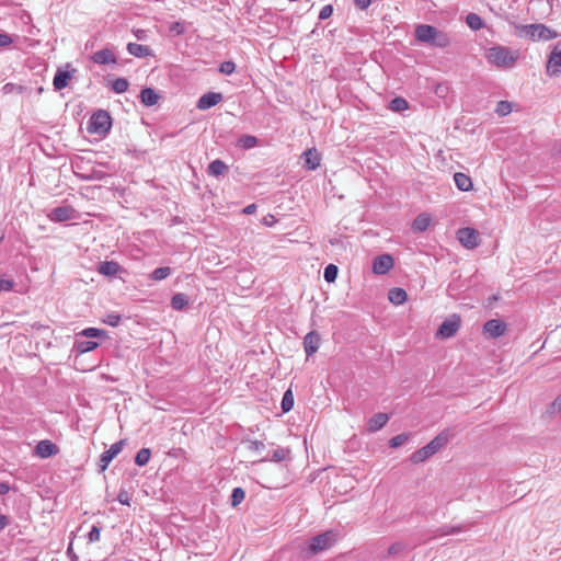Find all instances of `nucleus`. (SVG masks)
<instances>
[{
  "mask_svg": "<svg viewBox=\"0 0 561 561\" xmlns=\"http://www.w3.org/2000/svg\"><path fill=\"white\" fill-rule=\"evenodd\" d=\"M484 57L491 66L499 69H512L519 58V53L507 46L494 45L485 50Z\"/></svg>",
  "mask_w": 561,
  "mask_h": 561,
  "instance_id": "nucleus-1",
  "label": "nucleus"
},
{
  "mask_svg": "<svg viewBox=\"0 0 561 561\" xmlns=\"http://www.w3.org/2000/svg\"><path fill=\"white\" fill-rule=\"evenodd\" d=\"M449 440V431L446 430L440 432L427 445L414 451L410 456V461L415 465L426 461L428 458L439 451L444 446H446Z\"/></svg>",
  "mask_w": 561,
  "mask_h": 561,
  "instance_id": "nucleus-2",
  "label": "nucleus"
},
{
  "mask_svg": "<svg viewBox=\"0 0 561 561\" xmlns=\"http://www.w3.org/2000/svg\"><path fill=\"white\" fill-rule=\"evenodd\" d=\"M415 38L419 42L431 44L439 48H445L450 44V39L446 33L427 24H420L416 26Z\"/></svg>",
  "mask_w": 561,
  "mask_h": 561,
  "instance_id": "nucleus-3",
  "label": "nucleus"
},
{
  "mask_svg": "<svg viewBox=\"0 0 561 561\" xmlns=\"http://www.w3.org/2000/svg\"><path fill=\"white\" fill-rule=\"evenodd\" d=\"M516 30L519 37L528 38L533 42H547L558 37V33L545 24L518 25Z\"/></svg>",
  "mask_w": 561,
  "mask_h": 561,
  "instance_id": "nucleus-4",
  "label": "nucleus"
},
{
  "mask_svg": "<svg viewBox=\"0 0 561 561\" xmlns=\"http://www.w3.org/2000/svg\"><path fill=\"white\" fill-rule=\"evenodd\" d=\"M337 533L333 530L325 531L310 539L308 550L311 554L328 550L337 540Z\"/></svg>",
  "mask_w": 561,
  "mask_h": 561,
  "instance_id": "nucleus-5",
  "label": "nucleus"
},
{
  "mask_svg": "<svg viewBox=\"0 0 561 561\" xmlns=\"http://www.w3.org/2000/svg\"><path fill=\"white\" fill-rule=\"evenodd\" d=\"M112 122L111 116L105 111L95 112L89 122V131L98 135L106 134L111 128Z\"/></svg>",
  "mask_w": 561,
  "mask_h": 561,
  "instance_id": "nucleus-6",
  "label": "nucleus"
},
{
  "mask_svg": "<svg viewBox=\"0 0 561 561\" xmlns=\"http://www.w3.org/2000/svg\"><path fill=\"white\" fill-rule=\"evenodd\" d=\"M546 72L549 77H557L561 73V41L551 46L546 64Z\"/></svg>",
  "mask_w": 561,
  "mask_h": 561,
  "instance_id": "nucleus-7",
  "label": "nucleus"
},
{
  "mask_svg": "<svg viewBox=\"0 0 561 561\" xmlns=\"http://www.w3.org/2000/svg\"><path fill=\"white\" fill-rule=\"evenodd\" d=\"M461 324V319L457 314H451L447 319L443 321V323L439 325L436 337L437 339H449L454 336L457 331L459 330Z\"/></svg>",
  "mask_w": 561,
  "mask_h": 561,
  "instance_id": "nucleus-8",
  "label": "nucleus"
},
{
  "mask_svg": "<svg viewBox=\"0 0 561 561\" xmlns=\"http://www.w3.org/2000/svg\"><path fill=\"white\" fill-rule=\"evenodd\" d=\"M457 239L466 249H474L479 244V233L472 228L459 229Z\"/></svg>",
  "mask_w": 561,
  "mask_h": 561,
  "instance_id": "nucleus-9",
  "label": "nucleus"
},
{
  "mask_svg": "<svg viewBox=\"0 0 561 561\" xmlns=\"http://www.w3.org/2000/svg\"><path fill=\"white\" fill-rule=\"evenodd\" d=\"M125 440L114 443L107 450H105L100 458L101 471H104L111 461L123 450Z\"/></svg>",
  "mask_w": 561,
  "mask_h": 561,
  "instance_id": "nucleus-10",
  "label": "nucleus"
},
{
  "mask_svg": "<svg viewBox=\"0 0 561 561\" xmlns=\"http://www.w3.org/2000/svg\"><path fill=\"white\" fill-rule=\"evenodd\" d=\"M393 267V259L389 254L377 256L373 262V272L377 275H383Z\"/></svg>",
  "mask_w": 561,
  "mask_h": 561,
  "instance_id": "nucleus-11",
  "label": "nucleus"
},
{
  "mask_svg": "<svg viewBox=\"0 0 561 561\" xmlns=\"http://www.w3.org/2000/svg\"><path fill=\"white\" fill-rule=\"evenodd\" d=\"M483 332L490 337H499L506 332V324L501 320L492 319L484 323Z\"/></svg>",
  "mask_w": 561,
  "mask_h": 561,
  "instance_id": "nucleus-12",
  "label": "nucleus"
},
{
  "mask_svg": "<svg viewBox=\"0 0 561 561\" xmlns=\"http://www.w3.org/2000/svg\"><path fill=\"white\" fill-rule=\"evenodd\" d=\"M48 218L56 222L68 221L75 218V210L69 206L57 207L48 214Z\"/></svg>",
  "mask_w": 561,
  "mask_h": 561,
  "instance_id": "nucleus-13",
  "label": "nucleus"
},
{
  "mask_svg": "<svg viewBox=\"0 0 561 561\" xmlns=\"http://www.w3.org/2000/svg\"><path fill=\"white\" fill-rule=\"evenodd\" d=\"M222 100V94L217 92H208L199 98L197 101V108L201 111L208 110L217 105Z\"/></svg>",
  "mask_w": 561,
  "mask_h": 561,
  "instance_id": "nucleus-14",
  "label": "nucleus"
},
{
  "mask_svg": "<svg viewBox=\"0 0 561 561\" xmlns=\"http://www.w3.org/2000/svg\"><path fill=\"white\" fill-rule=\"evenodd\" d=\"M301 159L308 170H316L320 165L321 157L314 148L307 149L302 154Z\"/></svg>",
  "mask_w": 561,
  "mask_h": 561,
  "instance_id": "nucleus-15",
  "label": "nucleus"
},
{
  "mask_svg": "<svg viewBox=\"0 0 561 561\" xmlns=\"http://www.w3.org/2000/svg\"><path fill=\"white\" fill-rule=\"evenodd\" d=\"M320 346V335L311 331L304 337V348L308 356L314 354Z\"/></svg>",
  "mask_w": 561,
  "mask_h": 561,
  "instance_id": "nucleus-16",
  "label": "nucleus"
},
{
  "mask_svg": "<svg viewBox=\"0 0 561 561\" xmlns=\"http://www.w3.org/2000/svg\"><path fill=\"white\" fill-rule=\"evenodd\" d=\"M92 59L98 65H108V64L115 65L117 62V58H116L115 54L108 48L101 49V50L94 53L92 56Z\"/></svg>",
  "mask_w": 561,
  "mask_h": 561,
  "instance_id": "nucleus-17",
  "label": "nucleus"
},
{
  "mask_svg": "<svg viewBox=\"0 0 561 561\" xmlns=\"http://www.w3.org/2000/svg\"><path fill=\"white\" fill-rule=\"evenodd\" d=\"M389 416L386 413H377L367 422V431L370 433L381 430L388 422Z\"/></svg>",
  "mask_w": 561,
  "mask_h": 561,
  "instance_id": "nucleus-18",
  "label": "nucleus"
},
{
  "mask_svg": "<svg viewBox=\"0 0 561 561\" xmlns=\"http://www.w3.org/2000/svg\"><path fill=\"white\" fill-rule=\"evenodd\" d=\"M290 453H291L290 449L287 447H277L276 449H274L272 451L271 455L266 456L261 461H275V462L287 461L290 459Z\"/></svg>",
  "mask_w": 561,
  "mask_h": 561,
  "instance_id": "nucleus-19",
  "label": "nucleus"
},
{
  "mask_svg": "<svg viewBox=\"0 0 561 561\" xmlns=\"http://www.w3.org/2000/svg\"><path fill=\"white\" fill-rule=\"evenodd\" d=\"M35 453L41 458H48L57 453V447L49 440H41L35 448Z\"/></svg>",
  "mask_w": 561,
  "mask_h": 561,
  "instance_id": "nucleus-20",
  "label": "nucleus"
},
{
  "mask_svg": "<svg viewBox=\"0 0 561 561\" xmlns=\"http://www.w3.org/2000/svg\"><path fill=\"white\" fill-rule=\"evenodd\" d=\"M432 222V217L427 213L420 214L412 224V230L415 232L425 231Z\"/></svg>",
  "mask_w": 561,
  "mask_h": 561,
  "instance_id": "nucleus-21",
  "label": "nucleus"
},
{
  "mask_svg": "<svg viewBox=\"0 0 561 561\" xmlns=\"http://www.w3.org/2000/svg\"><path fill=\"white\" fill-rule=\"evenodd\" d=\"M454 181L458 190L469 192L472 190V181L469 175L457 172L454 174Z\"/></svg>",
  "mask_w": 561,
  "mask_h": 561,
  "instance_id": "nucleus-22",
  "label": "nucleus"
},
{
  "mask_svg": "<svg viewBox=\"0 0 561 561\" xmlns=\"http://www.w3.org/2000/svg\"><path fill=\"white\" fill-rule=\"evenodd\" d=\"M71 79V73L65 70H58L54 77L53 85L55 90H61L68 85Z\"/></svg>",
  "mask_w": 561,
  "mask_h": 561,
  "instance_id": "nucleus-23",
  "label": "nucleus"
},
{
  "mask_svg": "<svg viewBox=\"0 0 561 561\" xmlns=\"http://www.w3.org/2000/svg\"><path fill=\"white\" fill-rule=\"evenodd\" d=\"M388 299L390 302L394 304V305H402L407 301L408 299V295H407V291L402 288H399V287H394V288H391L388 293Z\"/></svg>",
  "mask_w": 561,
  "mask_h": 561,
  "instance_id": "nucleus-24",
  "label": "nucleus"
},
{
  "mask_svg": "<svg viewBox=\"0 0 561 561\" xmlns=\"http://www.w3.org/2000/svg\"><path fill=\"white\" fill-rule=\"evenodd\" d=\"M118 263L114 261H105L100 263L98 272L104 276H114L119 271Z\"/></svg>",
  "mask_w": 561,
  "mask_h": 561,
  "instance_id": "nucleus-25",
  "label": "nucleus"
},
{
  "mask_svg": "<svg viewBox=\"0 0 561 561\" xmlns=\"http://www.w3.org/2000/svg\"><path fill=\"white\" fill-rule=\"evenodd\" d=\"M227 171H228V165L219 159L210 162L207 168L208 174L211 176H216V178L225 174Z\"/></svg>",
  "mask_w": 561,
  "mask_h": 561,
  "instance_id": "nucleus-26",
  "label": "nucleus"
},
{
  "mask_svg": "<svg viewBox=\"0 0 561 561\" xmlns=\"http://www.w3.org/2000/svg\"><path fill=\"white\" fill-rule=\"evenodd\" d=\"M127 50L130 55L135 57H147L151 55V50L148 46L136 43H129L127 45Z\"/></svg>",
  "mask_w": 561,
  "mask_h": 561,
  "instance_id": "nucleus-27",
  "label": "nucleus"
},
{
  "mask_svg": "<svg viewBox=\"0 0 561 561\" xmlns=\"http://www.w3.org/2000/svg\"><path fill=\"white\" fill-rule=\"evenodd\" d=\"M141 102L147 106H152L158 102V94L151 88H146L140 93Z\"/></svg>",
  "mask_w": 561,
  "mask_h": 561,
  "instance_id": "nucleus-28",
  "label": "nucleus"
},
{
  "mask_svg": "<svg viewBox=\"0 0 561 561\" xmlns=\"http://www.w3.org/2000/svg\"><path fill=\"white\" fill-rule=\"evenodd\" d=\"M188 304V298L184 294H175L171 299V307L175 310H182Z\"/></svg>",
  "mask_w": 561,
  "mask_h": 561,
  "instance_id": "nucleus-29",
  "label": "nucleus"
},
{
  "mask_svg": "<svg viewBox=\"0 0 561 561\" xmlns=\"http://www.w3.org/2000/svg\"><path fill=\"white\" fill-rule=\"evenodd\" d=\"M466 23L471 30L474 31L480 30L483 26L482 19L476 13L468 14L466 18Z\"/></svg>",
  "mask_w": 561,
  "mask_h": 561,
  "instance_id": "nucleus-30",
  "label": "nucleus"
},
{
  "mask_svg": "<svg viewBox=\"0 0 561 561\" xmlns=\"http://www.w3.org/2000/svg\"><path fill=\"white\" fill-rule=\"evenodd\" d=\"M409 104L408 102L402 98H394L389 105V108L393 112H403L408 110Z\"/></svg>",
  "mask_w": 561,
  "mask_h": 561,
  "instance_id": "nucleus-31",
  "label": "nucleus"
},
{
  "mask_svg": "<svg viewBox=\"0 0 561 561\" xmlns=\"http://www.w3.org/2000/svg\"><path fill=\"white\" fill-rule=\"evenodd\" d=\"M150 456H151V453H150V449L148 448H141L137 455H136V458H135V462L142 467L145 465H147L150 460Z\"/></svg>",
  "mask_w": 561,
  "mask_h": 561,
  "instance_id": "nucleus-32",
  "label": "nucleus"
},
{
  "mask_svg": "<svg viewBox=\"0 0 561 561\" xmlns=\"http://www.w3.org/2000/svg\"><path fill=\"white\" fill-rule=\"evenodd\" d=\"M257 144V139L251 135H244L238 140V145L243 149H251L255 147Z\"/></svg>",
  "mask_w": 561,
  "mask_h": 561,
  "instance_id": "nucleus-33",
  "label": "nucleus"
},
{
  "mask_svg": "<svg viewBox=\"0 0 561 561\" xmlns=\"http://www.w3.org/2000/svg\"><path fill=\"white\" fill-rule=\"evenodd\" d=\"M98 345L99 344L94 341H78L76 343L77 350L80 353L91 352V351L95 350L98 347Z\"/></svg>",
  "mask_w": 561,
  "mask_h": 561,
  "instance_id": "nucleus-34",
  "label": "nucleus"
},
{
  "mask_svg": "<svg viewBox=\"0 0 561 561\" xmlns=\"http://www.w3.org/2000/svg\"><path fill=\"white\" fill-rule=\"evenodd\" d=\"M170 274V267H158L150 274V278L153 280H162L165 279Z\"/></svg>",
  "mask_w": 561,
  "mask_h": 561,
  "instance_id": "nucleus-35",
  "label": "nucleus"
},
{
  "mask_svg": "<svg viewBox=\"0 0 561 561\" xmlns=\"http://www.w3.org/2000/svg\"><path fill=\"white\" fill-rule=\"evenodd\" d=\"M513 110L512 103L507 101H500L496 104L495 113L500 116H506L508 115Z\"/></svg>",
  "mask_w": 561,
  "mask_h": 561,
  "instance_id": "nucleus-36",
  "label": "nucleus"
},
{
  "mask_svg": "<svg viewBox=\"0 0 561 561\" xmlns=\"http://www.w3.org/2000/svg\"><path fill=\"white\" fill-rule=\"evenodd\" d=\"M294 407V397L290 390H287L282 399V409L284 412H288Z\"/></svg>",
  "mask_w": 561,
  "mask_h": 561,
  "instance_id": "nucleus-37",
  "label": "nucleus"
},
{
  "mask_svg": "<svg viewBox=\"0 0 561 561\" xmlns=\"http://www.w3.org/2000/svg\"><path fill=\"white\" fill-rule=\"evenodd\" d=\"M337 276V267L333 264H329L324 268L323 277L328 283H332L336 279Z\"/></svg>",
  "mask_w": 561,
  "mask_h": 561,
  "instance_id": "nucleus-38",
  "label": "nucleus"
},
{
  "mask_svg": "<svg viewBox=\"0 0 561 561\" xmlns=\"http://www.w3.org/2000/svg\"><path fill=\"white\" fill-rule=\"evenodd\" d=\"M547 413L549 415L561 413V393L548 405Z\"/></svg>",
  "mask_w": 561,
  "mask_h": 561,
  "instance_id": "nucleus-39",
  "label": "nucleus"
},
{
  "mask_svg": "<svg viewBox=\"0 0 561 561\" xmlns=\"http://www.w3.org/2000/svg\"><path fill=\"white\" fill-rule=\"evenodd\" d=\"M244 496H245V493H244L243 489H241V488L233 489L232 494H231V505L232 506L239 505L244 500Z\"/></svg>",
  "mask_w": 561,
  "mask_h": 561,
  "instance_id": "nucleus-40",
  "label": "nucleus"
},
{
  "mask_svg": "<svg viewBox=\"0 0 561 561\" xmlns=\"http://www.w3.org/2000/svg\"><path fill=\"white\" fill-rule=\"evenodd\" d=\"M112 88L116 93H123L128 89V81L124 78H118L113 82Z\"/></svg>",
  "mask_w": 561,
  "mask_h": 561,
  "instance_id": "nucleus-41",
  "label": "nucleus"
},
{
  "mask_svg": "<svg viewBox=\"0 0 561 561\" xmlns=\"http://www.w3.org/2000/svg\"><path fill=\"white\" fill-rule=\"evenodd\" d=\"M409 434H399L390 439L389 445L392 448L400 447L409 440Z\"/></svg>",
  "mask_w": 561,
  "mask_h": 561,
  "instance_id": "nucleus-42",
  "label": "nucleus"
},
{
  "mask_svg": "<svg viewBox=\"0 0 561 561\" xmlns=\"http://www.w3.org/2000/svg\"><path fill=\"white\" fill-rule=\"evenodd\" d=\"M80 334L85 337H100L105 336V331L96 328H87Z\"/></svg>",
  "mask_w": 561,
  "mask_h": 561,
  "instance_id": "nucleus-43",
  "label": "nucleus"
},
{
  "mask_svg": "<svg viewBox=\"0 0 561 561\" xmlns=\"http://www.w3.org/2000/svg\"><path fill=\"white\" fill-rule=\"evenodd\" d=\"M405 548H407L405 543H403L401 541H397L388 548V556L391 557V556L400 554L401 552H403L405 550Z\"/></svg>",
  "mask_w": 561,
  "mask_h": 561,
  "instance_id": "nucleus-44",
  "label": "nucleus"
},
{
  "mask_svg": "<svg viewBox=\"0 0 561 561\" xmlns=\"http://www.w3.org/2000/svg\"><path fill=\"white\" fill-rule=\"evenodd\" d=\"M15 283L10 278H0V293L14 290Z\"/></svg>",
  "mask_w": 561,
  "mask_h": 561,
  "instance_id": "nucleus-45",
  "label": "nucleus"
},
{
  "mask_svg": "<svg viewBox=\"0 0 561 561\" xmlns=\"http://www.w3.org/2000/svg\"><path fill=\"white\" fill-rule=\"evenodd\" d=\"M101 538V529L98 526H93L88 534L89 542H96Z\"/></svg>",
  "mask_w": 561,
  "mask_h": 561,
  "instance_id": "nucleus-46",
  "label": "nucleus"
},
{
  "mask_svg": "<svg viewBox=\"0 0 561 561\" xmlns=\"http://www.w3.org/2000/svg\"><path fill=\"white\" fill-rule=\"evenodd\" d=\"M170 32L173 34V35H181L184 33L185 31V27L183 25V23L181 22H173L171 25H170Z\"/></svg>",
  "mask_w": 561,
  "mask_h": 561,
  "instance_id": "nucleus-47",
  "label": "nucleus"
},
{
  "mask_svg": "<svg viewBox=\"0 0 561 561\" xmlns=\"http://www.w3.org/2000/svg\"><path fill=\"white\" fill-rule=\"evenodd\" d=\"M236 69L232 61H225L220 65V72L224 75H231Z\"/></svg>",
  "mask_w": 561,
  "mask_h": 561,
  "instance_id": "nucleus-48",
  "label": "nucleus"
},
{
  "mask_svg": "<svg viewBox=\"0 0 561 561\" xmlns=\"http://www.w3.org/2000/svg\"><path fill=\"white\" fill-rule=\"evenodd\" d=\"M121 321V316L116 313H110L104 319V322L111 327H116Z\"/></svg>",
  "mask_w": 561,
  "mask_h": 561,
  "instance_id": "nucleus-49",
  "label": "nucleus"
},
{
  "mask_svg": "<svg viewBox=\"0 0 561 561\" xmlns=\"http://www.w3.org/2000/svg\"><path fill=\"white\" fill-rule=\"evenodd\" d=\"M333 13V8L332 5L328 4V5H324L321 10H320V13H319V19L320 20H327L329 19Z\"/></svg>",
  "mask_w": 561,
  "mask_h": 561,
  "instance_id": "nucleus-50",
  "label": "nucleus"
},
{
  "mask_svg": "<svg viewBox=\"0 0 561 561\" xmlns=\"http://www.w3.org/2000/svg\"><path fill=\"white\" fill-rule=\"evenodd\" d=\"M117 500L123 505H129L130 504V496L126 490H121L117 496Z\"/></svg>",
  "mask_w": 561,
  "mask_h": 561,
  "instance_id": "nucleus-51",
  "label": "nucleus"
},
{
  "mask_svg": "<svg viewBox=\"0 0 561 561\" xmlns=\"http://www.w3.org/2000/svg\"><path fill=\"white\" fill-rule=\"evenodd\" d=\"M461 530H462L461 527H444L439 530L440 534L438 536H448V535L460 533Z\"/></svg>",
  "mask_w": 561,
  "mask_h": 561,
  "instance_id": "nucleus-52",
  "label": "nucleus"
},
{
  "mask_svg": "<svg viewBox=\"0 0 561 561\" xmlns=\"http://www.w3.org/2000/svg\"><path fill=\"white\" fill-rule=\"evenodd\" d=\"M11 43H12V38L10 37V35H8L5 33L0 34V46L1 47L9 46Z\"/></svg>",
  "mask_w": 561,
  "mask_h": 561,
  "instance_id": "nucleus-53",
  "label": "nucleus"
},
{
  "mask_svg": "<svg viewBox=\"0 0 561 561\" xmlns=\"http://www.w3.org/2000/svg\"><path fill=\"white\" fill-rule=\"evenodd\" d=\"M255 210H256V205L255 204H250L247 207H244L242 211H243V214L251 215Z\"/></svg>",
  "mask_w": 561,
  "mask_h": 561,
  "instance_id": "nucleus-54",
  "label": "nucleus"
},
{
  "mask_svg": "<svg viewBox=\"0 0 561 561\" xmlns=\"http://www.w3.org/2000/svg\"><path fill=\"white\" fill-rule=\"evenodd\" d=\"M355 3L360 9H366L370 4V0H355Z\"/></svg>",
  "mask_w": 561,
  "mask_h": 561,
  "instance_id": "nucleus-55",
  "label": "nucleus"
},
{
  "mask_svg": "<svg viewBox=\"0 0 561 561\" xmlns=\"http://www.w3.org/2000/svg\"><path fill=\"white\" fill-rule=\"evenodd\" d=\"M264 447L263 443L261 442H251L250 448L252 450H261Z\"/></svg>",
  "mask_w": 561,
  "mask_h": 561,
  "instance_id": "nucleus-56",
  "label": "nucleus"
},
{
  "mask_svg": "<svg viewBox=\"0 0 561 561\" xmlns=\"http://www.w3.org/2000/svg\"><path fill=\"white\" fill-rule=\"evenodd\" d=\"M9 491H10V486L8 483H5V482L0 483V494L1 495L7 494Z\"/></svg>",
  "mask_w": 561,
  "mask_h": 561,
  "instance_id": "nucleus-57",
  "label": "nucleus"
},
{
  "mask_svg": "<svg viewBox=\"0 0 561 561\" xmlns=\"http://www.w3.org/2000/svg\"><path fill=\"white\" fill-rule=\"evenodd\" d=\"M274 222V217L273 216H266L263 218V224L266 225V226H272Z\"/></svg>",
  "mask_w": 561,
  "mask_h": 561,
  "instance_id": "nucleus-58",
  "label": "nucleus"
},
{
  "mask_svg": "<svg viewBox=\"0 0 561 561\" xmlns=\"http://www.w3.org/2000/svg\"><path fill=\"white\" fill-rule=\"evenodd\" d=\"M8 525V518L4 515H0V530Z\"/></svg>",
  "mask_w": 561,
  "mask_h": 561,
  "instance_id": "nucleus-59",
  "label": "nucleus"
},
{
  "mask_svg": "<svg viewBox=\"0 0 561 561\" xmlns=\"http://www.w3.org/2000/svg\"><path fill=\"white\" fill-rule=\"evenodd\" d=\"M137 38L141 39L142 38V34H137Z\"/></svg>",
  "mask_w": 561,
  "mask_h": 561,
  "instance_id": "nucleus-60",
  "label": "nucleus"
},
{
  "mask_svg": "<svg viewBox=\"0 0 561 561\" xmlns=\"http://www.w3.org/2000/svg\"><path fill=\"white\" fill-rule=\"evenodd\" d=\"M137 38L141 39L142 38V34H137Z\"/></svg>",
  "mask_w": 561,
  "mask_h": 561,
  "instance_id": "nucleus-61",
  "label": "nucleus"
}]
</instances>
